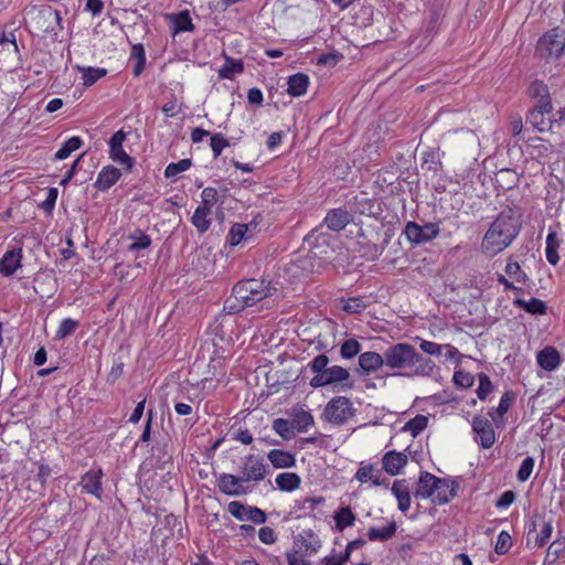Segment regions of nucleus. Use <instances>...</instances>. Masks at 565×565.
<instances>
[{
    "label": "nucleus",
    "instance_id": "nucleus-1",
    "mask_svg": "<svg viewBox=\"0 0 565 565\" xmlns=\"http://www.w3.org/2000/svg\"><path fill=\"white\" fill-rule=\"evenodd\" d=\"M386 367L392 370H408L407 376L429 377L434 374L435 362L419 353L415 347L398 342L385 350Z\"/></svg>",
    "mask_w": 565,
    "mask_h": 565
},
{
    "label": "nucleus",
    "instance_id": "nucleus-2",
    "mask_svg": "<svg viewBox=\"0 0 565 565\" xmlns=\"http://www.w3.org/2000/svg\"><path fill=\"white\" fill-rule=\"evenodd\" d=\"M520 228L521 221L516 212L510 207L502 210L484 234L482 250L489 255L502 252L518 236Z\"/></svg>",
    "mask_w": 565,
    "mask_h": 565
},
{
    "label": "nucleus",
    "instance_id": "nucleus-3",
    "mask_svg": "<svg viewBox=\"0 0 565 565\" xmlns=\"http://www.w3.org/2000/svg\"><path fill=\"white\" fill-rule=\"evenodd\" d=\"M276 287L264 279H246L234 285L231 296L224 302V310L230 315L241 312L247 307L270 297Z\"/></svg>",
    "mask_w": 565,
    "mask_h": 565
},
{
    "label": "nucleus",
    "instance_id": "nucleus-4",
    "mask_svg": "<svg viewBox=\"0 0 565 565\" xmlns=\"http://www.w3.org/2000/svg\"><path fill=\"white\" fill-rule=\"evenodd\" d=\"M355 414L352 402L345 396H337L329 401L323 417L327 422L334 425H343Z\"/></svg>",
    "mask_w": 565,
    "mask_h": 565
},
{
    "label": "nucleus",
    "instance_id": "nucleus-5",
    "mask_svg": "<svg viewBox=\"0 0 565 565\" xmlns=\"http://www.w3.org/2000/svg\"><path fill=\"white\" fill-rule=\"evenodd\" d=\"M239 473L243 482H258L265 479L267 468L263 458L256 455H248L242 461Z\"/></svg>",
    "mask_w": 565,
    "mask_h": 565
},
{
    "label": "nucleus",
    "instance_id": "nucleus-6",
    "mask_svg": "<svg viewBox=\"0 0 565 565\" xmlns=\"http://www.w3.org/2000/svg\"><path fill=\"white\" fill-rule=\"evenodd\" d=\"M565 52V38H539L536 55L546 61L559 58Z\"/></svg>",
    "mask_w": 565,
    "mask_h": 565
},
{
    "label": "nucleus",
    "instance_id": "nucleus-7",
    "mask_svg": "<svg viewBox=\"0 0 565 565\" xmlns=\"http://www.w3.org/2000/svg\"><path fill=\"white\" fill-rule=\"evenodd\" d=\"M551 100L545 99L529 111L526 121L531 124L537 131L544 132L552 128V120L550 114L552 111Z\"/></svg>",
    "mask_w": 565,
    "mask_h": 565
},
{
    "label": "nucleus",
    "instance_id": "nucleus-8",
    "mask_svg": "<svg viewBox=\"0 0 565 565\" xmlns=\"http://www.w3.org/2000/svg\"><path fill=\"white\" fill-rule=\"evenodd\" d=\"M126 140V132L124 130L116 131L109 139V157L113 161L122 164L126 169L130 170L134 167V158L128 156L122 148Z\"/></svg>",
    "mask_w": 565,
    "mask_h": 565
},
{
    "label": "nucleus",
    "instance_id": "nucleus-9",
    "mask_svg": "<svg viewBox=\"0 0 565 565\" xmlns=\"http://www.w3.org/2000/svg\"><path fill=\"white\" fill-rule=\"evenodd\" d=\"M407 238L416 244L428 242L439 234V227L435 223H427L419 226L415 222H408L405 227Z\"/></svg>",
    "mask_w": 565,
    "mask_h": 565
},
{
    "label": "nucleus",
    "instance_id": "nucleus-10",
    "mask_svg": "<svg viewBox=\"0 0 565 565\" xmlns=\"http://www.w3.org/2000/svg\"><path fill=\"white\" fill-rule=\"evenodd\" d=\"M350 377V373L347 369L333 365L328 367L323 373L315 375L310 380V386L313 388L327 386L338 382H344Z\"/></svg>",
    "mask_w": 565,
    "mask_h": 565
},
{
    "label": "nucleus",
    "instance_id": "nucleus-11",
    "mask_svg": "<svg viewBox=\"0 0 565 565\" xmlns=\"http://www.w3.org/2000/svg\"><path fill=\"white\" fill-rule=\"evenodd\" d=\"M472 429L477 435L481 447L491 448L495 441V433L491 422L482 416H475Z\"/></svg>",
    "mask_w": 565,
    "mask_h": 565
},
{
    "label": "nucleus",
    "instance_id": "nucleus-12",
    "mask_svg": "<svg viewBox=\"0 0 565 565\" xmlns=\"http://www.w3.org/2000/svg\"><path fill=\"white\" fill-rule=\"evenodd\" d=\"M242 483L243 480L239 476L231 473H221L216 482L220 492L230 497H237L246 493V489Z\"/></svg>",
    "mask_w": 565,
    "mask_h": 565
},
{
    "label": "nucleus",
    "instance_id": "nucleus-13",
    "mask_svg": "<svg viewBox=\"0 0 565 565\" xmlns=\"http://www.w3.org/2000/svg\"><path fill=\"white\" fill-rule=\"evenodd\" d=\"M102 477V469H90L81 479L79 486L82 490L100 499L103 493Z\"/></svg>",
    "mask_w": 565,
    "mask_h": 565
},
{
    "label": "nucleus",
    "instance_id": "nucleus-14",
    "mask_svg": "<svg viewBox=\"0 0 565 565\" xmlns=\"http://www.w3.org/2000/svg\"><path fill=\"white\" fill-rule=\"evenodd\" d=\"M407 461L408 458L405 454L395 450L387 451L382 458L383 469L390 476H397Z\"/></svg>",
    "mask_w": 565,
    "mask_h": 565
},
{
    "label": "nucleus",
    "instance_id": "nucleus-15",
    "mask_svg": "<svg viewBox=\"0 0 565 565\" xmlns=\"http://www.w3.org/2000/svg\"><path fill=\"white\" fill-rule=\"evenodd\" d=\"M359 365L364 373H372L380 370L382 366L386 367L385 351L383 354L367 351L361 353L359 356Z\"/></svg>",
    "mask_w": 565,
    "mask_h": 565
},
{
    "label": "nucleus",
    "instance_id": "nucleus-16",
    "mask_svg": "<svg viewBox=\"0 0 565 565\" xmlns=\"http://www.w3.org/2000/svg\"><path fill=\"white\" fill-rule=\"evenodd\" d=\"M351 221L350 213L344 209H333L324 217V224L334 232L343 230Z\"/></svg>",
    "mask_w": 565,
    "mask_h": 565
},
{
    "label": "nucleus",
    "instance_id": "nucleus-17",
    "mask_svg": "<svg viewBox=\"0 0 565 565\" xmlns=\"http://www.w3.org/2000/svg\"><path fill=\"white\" fill-rule=\"evenodd\" d=\"M22 248L11 249L0 259V273L4 276L13 275L21 267Z\"/></svg>",
    "mask_w": 565,
    "mask_h": 565
},
{
    "label": "nucleus",
    "instance_id": "nucleus-18",
    "mask_svg": "<svg viewBox=\"0 0 565 565\" xmlns=\"http://www.w3.org/2000/svg\"><path fill=\"white\" fill-rule=\"evenodd\" d=\"M437 479L438 477L429 472H423L419 477L414 495L422 499L433 498L437 489Z\"/></svg>",
    "mask_w": 565,
    "mask_h": 565
},
{
    "label": "nucleus",
    "instance_id": "nucleus-19",
    "mask_svg": "<svg viewBox=\"0 0 565 565\" xmlns=\"http://www.w3.org/2000/svg\"><path fill=\"white\" fill-rule=\"evenodd\" d=\"M121 172L114 166H107L98 173L95 181V188L100 191H106L111 188L120 178Z\"/></svg>",
    "mask_w": 565,
    "mask_h": 565
},
{
    "label": "nucleus",
    "instance_id": "nucleus-20",
    "mask_svg": "<svg viewBox=\"0 0 565 565\" xmlns=\"http://www.w3.org/2000/svg\"><path fill=\"white\" fill-rule=\"evenodd\" d=\"M436 481L437 489L433 502L437 504L448 503L456 495L455 482L443 478H438Z\"/></svg>",
    "mask_w": 565,
    "mask_h": 565
},
{
    "label": "nucleus",
    "instance_id": "nucleus-21",
    "mask_svg": "<svg viewBox=\"0 0 565 565\" xmlns=\"http://www.w3.org/2000/svg\"><path fill=\"white\" fill-rule=\"evenodd\" d=\"M288 414L291 417L290 423L295 431L303 433L315 423L312 415L302 408L294 407L288 411Z\"/></svg>",
    "mask_w": 565,
    "mask_h": 565
},
{
    "label": "nucleus",
    "instance_id": "nucleus-22",
    "mask_svg": "<svg viewBox=\"0 0 565 565\" xmlns=\"http://www.w3.org/2000/svg\"><path fill=\"white\" fill-rule=\"evenodd\" d=\"M392 493L398 502V509L406 512L411 507V492L405 479L395 480L392 486Z\"/></svg>",
    "mask_w": 565,
    "mask_h": 565
},
{
    "label": "nucleus",
    "instance_id": "nucleus-23",
    "mask_svg": "<svg viewBox=\"0 0 565 565\" xmlns=\"http://www.w3.org/2000/svg\"><path fill=\"white\" fill-rule=\"evenodd\" d=\"M537 363L545 371H553L558 367L561 356L553 347H546L537 353Z\"/></svg>",
    "mask_w": 565,
    "mask_h": 565
},
{
    "label": "nucleus",
    "instance_id": "nucleus-24",
    "mask_svg": "<svg viewBox=\"0 0 565 565\" xmlns=\"http://www.w3.org/2000/svg\"><path fill=\"white\" fill-rule=\"evenodd\" d=\"M267 458L276 469L291 468L296 465L295 455L281 449L270 450Z\"/></svg>",
    "mask_w": 565,
    "mask_h": 565
},
{
    "label": "nucleus",
    "instance_id": "nucleus-25",
    "mask_svg": "<svg viewBox=\"0 0 565 565\" xmlns=\"http://www.w3.org/2000/svg\"><path fill=\"white\" fill-rule=\"evenodd\" d=\"M169 21L173 35L180 32H192L194 30L189 11H181L177 14H171L169 15Z\"/></svg>",
    "mask_w": 565,
    "mask_h": 565
},
{
    "label": "nucleus",
    "instance_id": "nucleus-26",
    "mask_svg": "<svg viewBox=\"0 0 565 565\" xmlns=\"http://www.w3.org/2000/svg\"><path fill=\"white\" fill-rule=\"evenodd\" d=\"M308 85V75L297 73L289 77L287 93L294 97L302 96L307 92Z\"/></svg>",
    "mask_w": 565,
    "mask_h": 565
},
{
    "label": "nucleus",
    "instance_id": "nucleus-27",
    "mask_svg": "<svg viewBox=\"0 0 565 565\" xmlns=\"http://www.w3.org/2000/svg\"><path fill=\"white\" fill-rule=\"evenodd\" d=\"M225 63L218 71L220 78L233 79L237 74L244 72V64L241 60H233L224 54Z\"/></svg>",
    "mask_w": 565,
    "mask_h": 565
},
{
    "label": "nucleus",
    "instance_id": "nucleus-28",
    "mask_svg": "<svg viewBox=\"0 0 565 565\" xmlns=\"http://www.w3.org/2000/svg\"><path fill=\"white\" fill-rule=\"evenodd\" d=\"M301 479L295 472H282L276 477V484L281 491L291 492L300 487Z\"/></svg>",
    "mask_w": 565,
    "mask_h": 565
},
{
    "label": "nucleus",
    "instance_id": "nucleus-29",
    "mask_svg": "<svg viewBox=\"0 0 565 565\" xmlns=\"http://www.w3.org/2000/svg\"><path fill=\"white\" fill-rule=\"evenodd\" d=\"M397 530V525L395 521H391L386 526L382 529L370 527L367 530V537L370 541H387L392 539Z\"/></svg>",
    "mask_w": 565,
    "mask_h": 565
},
{
    "label": "nucleus",
    "instance_id": "nucleus-30",
    "mask_svg": "<svg viewBox=\"0 0 565 565\" xmlns=\"http://www.w3.org/2000/svg\"><path fill=\"white\" fill-rule=\"evenodd\" d=\"M210 214L211 210L203 206H199L194 211L191 222L200 233H204L209 230L211 225V218L209 217Z\"/></svg>",
    "mask_w": 565,
    "mask_h": 565
},
{
    "label": "nucleus",
    "instance_id": "nucleus-31",
    "mask_svg": "<svg viewBox=\"0 0 565 565\" xmlns=\"http://www.w3.org/2000/svg\"><path fill=\"white\" fill-rule=\"evenodd\" d=\"M335 527L343 531L348 526L354 525L355 515L350 507H342L334 513Z\"/></svg>",
    "mask_w": 565,
    "mask_h": 565
},
{
    "label": "nucleus",
    "instance_id": "nucleus-32",
    "mask_svg": "<svg viewBox=\"0 0 565 565\" xmlns=\"http://www.w3.org/2000/svg\"><path fill=\"white\" fill-rule=\"evenodd\" d=\"M130 60L135 61L134 76L138 77L145 70L146 65V53L142 44H132Z\"/></svg>",
    "mask_w": 565,
    "mask_h": 565
},
{
    "label": "nucleus",
    "instance_id": "nucleus-33",
    "mask_svg": "<svg viewBox=\"0 0 565 565\" xmlns=\"http://www.w3.org/2000/svg\"><path fill=\"white\" fill-rule=\"evenodd\" d=\"M129 238L132 243L128 246L129 252H139L141 249H146L151 245V238L141 230L134 231Z\"/></svg>",
    "mask_w": 565,
    "mask_h": 565
},
{
    "label": "nucleus",
    "instance_id": "nucleus-34",
    "mask_svg": "<svg viewBox=\"0 0 565 565\" xmlns=\"http://www.w3.org/2000/svg\"><path fill=\"white\" fill-rule=\"evenodd\" d=\"M82 145H83V141L79 137H76V136L71 137L56 151V153L54 154V158L56 160H64V159L68 158L72 152L79 149Z\"/></svg>",
    "mask_w": 565,
    "mask_h": 565
},
{
    "label": "nucleus",
    "instance_id": "nucleus-35",
    "mask_svg": "<svg viewBox=\"0 0 565 565\" xmlns=\"http://www.w3.org/2000/svg\"><path fill=\"white\" fill-rule=\"evenodd\" d=\"M273 429L284 440H290L296 436V431L292 428V424L290 423V420L285 418H276L273 422Z\"/></svg>",
    "mask_w": 565,
    "mask_h": 565
},
{
    "label": "nucleus",
    "instance_id": "nucleus-36",
    "mask_svg": "<svg viewBox=\"0 0 565 565\" xmlns=\"http://www.w3.org/2000/svg\"><path fill=\"white\" fill-rule=\"evenodd\" d=\"M515 305L530 313L544 315L547 309L545 302L537 298H531L530 300L516 299Z\"/></svg>",
    "mask_w": 565,
    "mask_h": 565
},
{
    "label": "nucleus",
    "instance_id": "nucleus-37",
    "mask_svg": "<svg viewBox=\"0 0 565 565\" xmlns=\"http://www.w3.org/2000/svg\"><path fill=\"white\" fill-rule=\"evenodd\" d=\"M540 532L536 533L535 536V546L543 547L547 543L553 533V520H546L545 518H542L540 520Z\"/></svg>",
    "mask_w": 565,
    "mask_h": 565
},
{
    "label": "nucleus",
    "instance_id": "nucleus-38",
    "mask_svg": "<svg viewBox=\"0 0 565 565\" xmlns=\"http://www.w3.org/2000/svg\"><path fill=\"white\" fill-rule=\"evenodd\" d=\"M427 425L428 418L426 416L416 415L404 425L402 430L409 431L413 437H416L427 427Z\"/></svg>",
    "mask_w": 565,
    "mask_h": 565
},
{
    "label": "nucleus",
    "instance_id": "nucleus-39",
    "mask_svg": "<svg viewBox=\"0 0 565 565\" xmlns=\"http://www.w3.org/2000/svg\"><path fill=\"white\" fill-rule=\"evenodd\" d=\"M355 478L360 482L372 481L374 486H381L382 482L380 480V471L375 470L373 466H363L361 467L355 475Z\"/></svg>",
    "mask_w": 565,
    "mask_h": 565
},
{
    "label": "nucleus",
    "instance_id": "nucleus-40",
    "mask_svg": "<svg viewBox=\"0 0 565 565\" xmlns=\"http://www.w3.org/2000/svg\"><path fill=\"white\" fill-rule=\"evenodd\" d=\"M527 92L531 97L539 98V103H543L545 99L551 100L548 87L542 81L532 82Z\"/></svg>",
    "mask_w": 565,
    "mask_h": 565
},
{
    "label": "nucleus",
    "instance_id": "nucleus-41",
    "mask_svg": "<svg viewBox=\"0 0 565 565\" xmlns=\"http://www.w3.org/2000/svg\"><path fill=\"white\" fill-rule=\"evenodd\" d=\"M78 70L83 74V84L85 86L94 85L99 78L106 75L105 68H94V67H78Z\"/></svg>",
    "mask_w": 565,
    "mask_h": 565
},
{
    "label": "nucleus",
    "instance_id": "nucleus-42",
    "mask_svg": "<svg viewBox=\"0 0 565 565\" xmlns=\"http://www.w3.org/2000/svg\"><path fill=\"white\" fill-rule=\"evenodd\" d=\"M514 394L510 391L505 392L499 403V406L494 409L492 408L489 412V416L495 422V414H498L500 417H502L505 413H508L509 408L511 407V404L513 402Z\"/></svg>",
    "mask_w": 565,
    "mask_h": 565
},
{
    "label": "nucleus",
    "instance_id": "nucleus-43",
    "mask_svg": "<svg viewBox=\"0 0 565 565\" xmlns=\"http://www.w3.org/2000/svg\"><path fill=\"white\" fill-rule=\"evenodd\" d=\"M192 166L191 159H181L178 162H171L164 170L166 178H173L181 172L189 170Z\"/></svg>",
    "mask_w": 565,
    "mask_h": 565
},
{
    "label": "nucleus",
    "instance_id": "nucleus-44",
    "mask_svg": "<svg viewBox=\"0 0 565 565\" xmlns=\"http://www.w3.org/2000/svg\"><path fill=\"white\" fill-rule=\"evenodd\" d=\"M361 344L355 339L345 340L340 349V354L343 359H352L359 354Z\"/></svg>",
    "mask_w": 565,
    "mask_h": 565
},
{
    "label": "nucleus",
    "instance_id": "nucleus-45",
    "mask_svg": "<svg viewBox=\"0 0 565 565\" xmlns=\"http://www.w3.org/2000/svg\"><path fill=\"white\" fill-rule=\"evenodd\" d=\"M77 327H78V322L76 320L71 319V318L64 319L60 323V327H58V329L56 331V334H55V339L62 340V339L71 335L72 333L75 332Z\"/></svg>",
    "mask_w": 565,
    "mask_h": 565
},
{
    "label": "nucleus",
    "instance_id": "nucleus-46",
    "mask_svg": "<svg viewBox=\"0 0 565 565\" xmlns=\"http://www.w3.org/2000/svg\"><path fill=\"white\" fill-rule=\"evenodd\" d=\"M478 379H479V386L477 388V395L480 399H486L487 396L493 390L492 383H491L489 376L484 373H480Z\"/></svg>",
    "mask_w": 565,
    "mask_h": 565
},
{
    "label": "nucleus",
    "instance_id": "nucleus-47",
    "mask_svg": "<svg viewBox=\"0 0 565 565\" xmlns=\"http://www.w3.org/2000/svg\"><path fill=\"white\" fill-rule=\"evenodd\" d=\"M247 232V225L234 224L228 234V242L232 246L238 245Z\"/></svg>",
    "mask_w": 565,
    "mask_h": 565
},
{
    "label": "nucleus",
    "instance_id": "nucleus-48",
    "mask_svg": "<svg viewBox=\"0 0 565 565\" xmlns=\"http://www.w3.org/2000/svg\"><path fill=\"white\" fill-rule=\"evenodd\" d=\"M533 468L534 459L532 457L524 458L516 473L518 480L521 482H525L530 478Z\"/></svg>",
    "mask_w": 565,
    "mask_h": 565
},
{
    "label": "nucleus",
    "instance_id": "nucleus-49",
    "mask_svg": "<svg viewBox=\"0 0 565 565\" xmlns=\"http://www.w3.org/2000/svg\"><path fill=\"white\" fill-rule=\"evenodd\" d=\"M452 380L455 385L461 388H468L475 383V377L470 373L463 371H456Z\"/></svg>",
    "mask_w": 565,
    "mask_h": 565
},
{
    "label": "nucleus",
    "instance_id": "nucleus-50",
    "mask_svg": "<svg viewBox=\"0 0 565 565\" xmlns=\"http://www.w3.org/2000/svg\"><path fill=\"white\" fill-rule=\"evenodd\" d=\"M228 512L238 521H245L248 507L244 505L239 501H232L227 507Z\"/></svg>",
    "mask_w": 565,
    "mask_h": 565
},
{
    "label": "nucleus",
    "instance_id": "nucleus-51",
    "mask_svg": "<svg viewBox=\"0 0 565 565\" xmlns=\"http://www.w3.org/2000/svg\"><path fill=\"white\" fill-rule=\"evenodd\" d=\"M511 544H512V540H511L510 534L505 531H502L498 535L494 551L497 554H500V555L505 554L509 551V548L511 547Z\"/></svg>",
    "mask_w": 565,
    "mask_h": 565
},
{
    "label": "nucleus",
    "instance_id": "nucleus-52",
    "mask_svg": "<svg viewBox=\"0 0 565 565\" xmlns=\"http://www.w3.org/2000/svg\"><path fill=\"white\" fill-rule=\"evenodd\" d=\"M230 142L221 134H215L211 137V148L215 158L221 156L224 148L228 147Z\"/></svg>",
    "mask_w": 565,
    "mask_h": 565
},
{
    "label": "nucleus",
    "instance_id": "nucleus-53",
    "mask_svg": "<svg viewBox=\"0 0 565 565\" xmlns=\"http://www.w3.org/2000/svg\"><path fill=\"white\" fill-rule=\"evenodd\" d=\"M329 358L326 354H319L309 363V367L316 375L323 373L328 369Z\"/></svg>",
    "mask_w": 565,
    "mask_h": 565
},
{
    "label": "nucleus",
    "instance_id": "nucleus-54",
    "mask_svg": "<svg viewBox=\"0 0 565 565\" xmlns=\"http://www.w3.org/2000/svg\"><path fill=\"white\" fill-rule=\"evenodd\" d=\"M505 273L510 277L514 278L518 282H522L525 280L526 275L522 271L519 263L509 262L505 266Z\"/></svg>",
    "mask_w": 565,
    "mask_h": 565
},
{
    "label": "nucleus",
    "instance_id": "nucleus-55",
    "mask_svg": "<svg viewBox=\"0 0 565 565\" xmlns=\"http://www.w3.org/2000/svg\"><path fill=\"white\" fill-rule=\"evenodd\" d=\"M201 196H202V204H203L202 206L211 210L212 206L217 201V191H216V189H214L212 186H207L202 191Z\"/></svg>",
    "mask_w": 565,
    "mask_h": 565
},
{
    "label": "nucleus",
    "instance_id": "nucleus-56",
    "mask_svg": "<svg viewBox=\"0 0 565 565\" xmlns=\"http://www.w3.org/2000/svg\"><path fill=\"white\" fill-rule=\"evenodd\" d=\"M246 520L252 521L256 524H263L266 522V514L263 510L257 507H248Z\"/></svg>",
    "mask_w": 565,
    "mask_h": 565
},
{
    "label": "nucleus",
    "instance_id": "nucleus-57",
    "mask_svg": "<svg viewBox=\"0 0 565 565\" xmlns=\"http://www.w3.org/2000/svg\"><path fill=\"white\" fill-rule=\"evenodd\" d=\"M419 348L423 352H425L429 355H435V356L440 355L441 350H443L441 344H438V343H435L431 341H427V340H420Z\"/></svg>",
    "mask_w": 565,
    "mask_h": 565
},
{
    "label": "nucleus",
    "instance_id": "nucleus-58",
    "mask_svg": "<svg viewBox=\"0 0 565 565\" xmlns=\"http://www.w3.org/2000/svg\"><path fill=\"white\" fill-rule=\"evenodd\" d=\"M342 58H343V55L341 53L323 54L318 57L317 64L326 65V66H334Z\"/></svg>",
    "mask_w": 565,
    "mask_h": 565
},
{
    "label": "nucleus",
    "instance_id": "nucleus-59",
    "mask_svg": "<svg viewBox=\"0 0 565 565\" xmlns=\"http://www.w3.org/2000/svg\"><path fill=\"white\" fill-rule=\"evenodd\" d=\"M365 309V303L359 298H350L343 307L348 313H359Z\"/></svg>",
    "mask_w": 565,
    "mask_h": 565
},
{
    "label": "nucleus",
    "instance_id": "nucleus-60",
    "mask_svg": "<svg viewBox=\"0 0 565 565\" xmlns=\"http://www.w3.org/2000/svg\"><path fill=\"white\" fill-rule=\"evenodd\" d=\"M56 199H57V189L51 188L49 190L46 199L42 203V209L45 212L51 213L55 206Z\"/></svg>",
    "mask_w": 565,
    "mask_h": 565
},
{
    "label": "nucleus",
    "instance_id": "nucleus-61",
    "mask_svg": "<svg viewBox=\"0 0 565 565\" xmlns=\"http://www.w3.org/2000/svg\"><path fill=\"white\" fill-rule=\"evenodd\" d=\"M258 537H259L260 542H263L265 544H273L277 540L274 530L268 526L262 527L259 530Z\"/></svg>",
    "mask_w": 565,
    "mask_h": 565
},
{
    "label": "nucleus",
    "instance_id": "nucleus-62",
    "mask_svg": "<svg viewBox=\"0 0 565 565\" xmlns=\"http://www.w3.org/2000/svg\"><path fill=\"white\" fill-rule=\"evenodd\" d=\"M349 561V554L342 553L340 555H329L323 558L324 565H344Z\"/></svg>",
    "mask_w": 565,
    "mask_h": 565
},
{
    "label": "nucleus",
    "instance_id": "nucleus-63",
    "mask_svg": "<svg viewBox=\"0 0 565 565\" xmlns=\"http://www.w3.org/2000/svg\"><path fill=\"white\" fill-rule=\"evenodd\" d=\"M515 500V494L513 491L508 490L501 494L499 500L497 501V508H507L511 505Z\"/></svg>",
    "mask_w": 565,
    "mask_h": 565
},
{
    "label": "nucleus",
    "instance_id": "nucleus-64",
    "mask_svg": "<svg viewBox=\"0 0 565 565\" xmlns=\"http://www.w3.org/2000/svg\"><path fill=\"white\" fill-rule=\"evenodd\" d=\"M288 565H310V563L298 552H288L286 554Z\"/></svg>",
    "mask_w": 565,
    "mask_h": 565
}]
</instances>
